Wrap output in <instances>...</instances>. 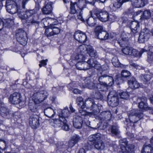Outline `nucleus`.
Segmentation results:
<instances>
[{"label":"nucleus","mask_w":153,"mask_h":153,"mask_svg":"<svg viewBox=\"0 0 153 153\" xmlns=\"http://www.w3.org/2000/svg\"><path fill=\"white\" fill-rule=\"evenodd\" d=\"M121 76L123 78H127L129 77L131 75L130 72L126 70H124L122 71L121 72Z\"/></svg>","instance_id":"obj_47"},{"label":"nucleus","mask_w":153,"mask_h":153,"mask_svg":"<svg viewBox=\"0 0 153 153\" xmlns=\"http://www.w3.org/2000/svg\"><path fill=\"white\" fill-rule=\"evenodd\" d=\"M108 21L114 22L117 19V16L114 13H108Z\"/></svg>","instance_id":"obj_46"},{"label":"nucleus","mask_w":153,"mask_h":153,"mask_svg":"<svg viewBox=\"0 0 153 153\" xmlns=\"http://www.w3.org/2000/svg\"><path fill=\"white\" fill-rule=\"evenodd\" d=\"M93 145L95 148L98 150H103L105 147V143L101 140L94 142Z\"/></svg>","instance_id":"obj_25"},{"label":"nucleus","mask_w":153,"mask_h":153,"mask_svg":"<svg viewBox=\"0 0 153 153\" xmlns=\"http://www.w3.org/2000/svg\"><path fill=\"white\" fill-rule=\"evenodd\" d=\"M134 148V146L132 145H129L123 148L122 149L123 153H130L131 150Z\"/></svg>","instance_id":"obj_37"},{"label":"nucleus","mask_w":153,"mask_h":153,"mask_svg":"<svg viewBox=\"0 0 153 153\" xmlns=\"http://www.w3.org/2000/svg\"><path fill=\"white\" fill-rule=\"evenodd\" d=\"M77 86L76 83L75 82H72L70 83L68 85V87L70 90H72L73 88L76 87Z\"/></svg>","instance_id":"obj_61"},{"label":"nucleus","mask_w":153,"mask_h":153,"mask_svg":"<svg viewBox=\"0 0 153 153\" xmlns=\"http://www.w3.org/2000/svg\"><path fill=\"white\" fill-rule=\"evenodd\" d=\"M101 115L102 116V118L103 117L106 120H109L111 117V113L109 111H104L102 112Z\"/></svg>","instance_id":"obj_35"},{"label":"nucleus","mask_w":153,"mask_h":153,"mask_svg":"<svg viewBox=\"0 0 153 153\" xmlns=\"http://www.w3.org/2000/svg\"><path fill=\"white\" fill-rule=\"evenodd\" d=\"M21 98V95L19 93L15 92L10 95L9 101L12 104L17 105L22 102Z\"/></svg>","instance_id":"obj_10"},{"label":"nucleus","mask_w":153,"mask_h":153,"mask_svg":"<svg viewBox=\"0 0 153 153\" xmlns=\"http://www.w3.org/2000/svg\"><path fill=\"white\" fill-rule=\"evenodd\" d=\"M75 2L77 3L78 8L80 11H82L83 8L85 7V2L83 0L79 1L77 2Z\"/></svg>","instance_id":"obj_41"},{"label":"nucleus","mask_w":153,"mask_h":153,"mask_svg":"<svg viewBox=\"0 0 153 153\" xmlns=\"http://www.w3.org/2000/svg\"><path fill=\"white\" fill-rule=\"evenodd\" d=\"M76 102L79 106H81V104L84 105L87 109L90 110L94 114H96L101 109L100 106L95 104L94 100L91 98L86 99L84 102L82 97H79L76 98Z\"/></svg>","instance_id":"obj_2"},{"label":"nucleus","mask_w":153,"mask_h":153,"mask_svg":"<svg viewBox=\"0 0 153 153\" xmlns=\"http://www.w3.org/2000/svg\"><path fill=\"white\" fill-rule=\"evenodd\" d=\"M36 103L29 102V108L30 111L32 112H36L37 111V105Z\"/></svg>","instance_id":"obj_39"},{"label":"nucleus","mask_w":153,"mask_h":153,"mask_svg":"<svg viewBox=\"0 0 153 153\" xmlns=\"http://www.w3.org/2000/svg\"><path fill=\"white\" fill-rule=\"evenodd\" d=\"M128 114L130 122L133 123H136L143 117L142 112L137 109H134L129 111Z\"/></svg>","instance_id":"obj_4"},{"label":"nucleus","mask_w":153,"mask_h":153,"mask_svg":"<svg viewBox=\"0 0 153 153\" xmlns=\"http://www.w3.org/2000/svg\"><path fill=\"white\" fill-rule=\"evenodd\" d=\"M48 60H41L40 62V63L39 64L40 67H41L42 66H45L46 65V62H47Z\"/></svg>","instance_id":"obj_64"},{"label":"nucleus","mask_w":153,"mask_h":153,"mask_svg":"<svg viewBox=\"0 0 153 153\" xmlns=\"http://www.w3.org/2000/svg\"><path fill=\"white\" fill-rule=\"evenodd\" d=\"M87 52L91 57L95 58H97V57L96 51L94 50L91 46H88V47Z\"/></svg>","instance_id":"obj_32"},{"label":"nucleus","mask_w":153,"mask_h":153,"mask_svg":"<svg viewBox=\"0 0 153 153\" xmlns=\"http://www.w3.org/2000/svg\"><path fill=\"white\" fill-rule=\"evenodd\" d=\"M111 132L113 135H116L120 133L118 128L117 126H112L111 128Z\"/></svg>","instance_id":"obj_38"},{"label":"nucleus","mask_w":153,"mask_h":153,"mask_svg":"<svg viewBox=\"0 0 153 153\" xmlns=\"http://www.w3.org/2000/svg\"><path fill=\"white\" fill-rule=\"evenodd\" d=\"M19 17L22 22L30 24H39V22L37 21L34 17V15L37 12L35 9L28 10L25 12H22L20 8H19L18 11Z\"/></svg>","instance_id":"obj_1"},{"label":"nucleus","mask_w":153,"mask_h":153,"mask_svg":"<svg viewBox=\"0 0 153 153\" xmlns=\"http://www.w3.org/2000/svg\"><path fill=\"white\" fill-rule=\"evenodd\" d=\"M153 148L150 144H145L141 150V153H152Z\"/></svg>","instance_id":"obj_29"},{"label":"nucleus","mask_w":153,"mask_h":153,"mask_svg":"<svg viewBox=\"0 0 153 153\" xmlns=\"http://www.w3.org/2000/svg\"><path fill=\"white\" fill-rule=\"evenodd\" d=\"M122 4L120 0H119L113 4V7L114 8V10H115L120 8Z\"/></svg>","instance_id":"obj_51"},{"label":"nucleus","mask_w":153,"mask_h":153,"mask_svg":"<svg viewBox=\"0 0 153 153\" xmlns=\"http://www.w3.org/2000/svg\"><path fill=\"white\" fill-rule=\"evenodd\" d=\"M130 27L131 31L134 33H135L137 32L139 29V23L136 21L131 22Z\"/></svg>","instance_id":"obj_26"},{"label":"nucleus","mask_w":153,"mask_h":153,"mask_svg":"<svg viewBox=\"0 0 153 153\" xmlns=\"http://www.w3.org/2000/svg\"><path fill=\"white\" fill-rule=\"evenodd\" d=\"M150 36V32L147 29H144L140 34L138 41L140 43L147 41Z\"/></svg>","instance_id":"obj_12"},{"label":"nucleus","mask_w":153,"mask_h":153,"mask_svg":"<svg viewBox=\"0 0 153 153\" xmlns=\"http://www.w3.org/2000/svg\"><path fill=\"white\" fill-rule=\"evenodd\" d=\"M108 13L104 10H97L95 12L98 19L100 21L104 22L108 21Z\"/></svg>","instance_id":"obj_11"},{"label":"nucleus","mask_w":153,"mask_h":153,"mask_svg":"<svg viewBox=\"0 0 153 153\" xmlns=\"http://www.w3.org/2000/svg\"><path fill=\"white\" fill-rule=\"evenodd\" d=\"M130 64L131 65L133 66L135 68L138 69H141V67L137 64L134 63L132 61H131L130 62Z\"/></svg>","instance_id":"obj_62"},{"label":"nucleus","mask_w":153,"mask_h":153,"mask_svg":"<svg viewBox=\"0 0 153 153\" xmlns=\"http://www.w3.org/2000/svg\"><path fill=\"white\" fill-rule=\"evenodd\" d=\"M119 142L120 145L122 146H123V148L130 145L128 144V142L126 138L120 139L119 141Z\"/></svg>","instance_id":"obj_50"},{"label":"nucleus","mask_w":153,"mask_h":153,"mask_svg":"<svg viewBox=\"0 0 153 153\" xmlns=\"http://www.w3.org/2000/svg\"><path fill=\"white\" fill-rule=\"evenodd\" d=\"M132 5L135 8L143 7L145 5V0H132Z\"/></svg>","instance_id":"obj_22"},{"label":"nucleus","mask_w":153,"mask_h":153,"mask_svg":"<svg viewBox=\"0 0 153 153\" xmlns=\"http://www.w3.org/2000/svg\"><path fill=\"white\" fill-rule=\"evenodd\" d=\"M94 96L95 98L97 99H101L102 97L101 94L99 91L95 92V93L94 94Z\"/></svg>","instance_id":"obj_59"},{"label":"nucleus","mask_w":153,"mask_h":153,"mask_svg":"<svg viewBox=\"0 0 153 153\" xmlns=\"http://www.w3.org/2000/svg\"><path fill=\"white\" fill-rule=\"evenodd\" d=\"M85 57L83 53L78 54L75 57V59L77 60L78 62H83L85 60Z\"/></svg>","instance_id":"obj_40"},{"label":"nucleus","mask_w":153,"mask_h":153,"mask_svg":"<svg viewBox=\"0 0 153 153\" xmlns=\"http://www.w3.org/2000/svg\"><path fill=\"white\" fill-rule=\"evenodd\" d=\"M51 125L55 128H59L61 126V128L65 131L69 130V126L67 123V120L63 118L59 117V119H50L49 120Z\"/></svg>","instance_id":"obj_3"},{"label":"nucleus","mask_w":153,"mask_h":153,"mask_svg":"<svg viewBox=\"0 0 153 153\" xmlns=\"http://www.w3.org/2000/svg\"><path fill=\"white\" fill-rule=\"evenodd\" d=\"M104 30L102 26L98 25L95 28L94 32L96 35L97 36Z\"/></svg>","instance_id":"obj_42"},{"label":"nucleus","mask_w":153,"mask_h":153,"mask_svg":"<svg viewBox=\"0 0 153 153\" xmlns=\"http://www.w3.org/2000/svg\"><path fill=\"white\" fill-rule=\"evenodd\" d=\"M29 124L33 128H37L39 125V117L36 115H32L29 118Z\"/></svg>","instance_id":"obj_14"},{"label":"nucleus","mask_w":153,"mask_h":153,"mask_svg":"<svg viewBox=\"0 0 153 153\" xmlns=\"http://www.w3.org/2000/svg\"><path fill=\"white\" fill-rule=\"evenodd\" d=\"M85 107L84 105H82L81 106V108L79 110V113L82 115L85 116L88 114V113L85 110L83 109Z\"/></svg>","instance_id":"obj_54"},{"label":"nucleus","mask_w":153,"mask_h":153,"mask_svg":"<svg viewBox=\"0 0 153 153\" xmlns=\"http://www.w3.org/2000/svg\"><path fill=\"white\" fill-rule=\"evenodd\" d=\"M88 61L90 68H94L97 70H99L101 68L102 66L98 63L96 59H90L88 60Z\"/></svg>","instance_id":"obj_20"},{"label":"nucleus","mask_w":153,"mask_h":153,"mask_svg":"<svg viewBox=\"0 0 153 153\" xmlns=\"http://www.w3.org/2000/svg\"><path fill=\"white\" fill-rule=\"evenodd\" d=\"M78 62L76 65L77 68L79 70H86L88 69V67H84V66L87 65V64L86 62Z\"/></svg>","instance_id":"obj_33"},{"label":"nucleus","mask_w":153,"mask_h":153,"mask_svg":"<svg viewBox=\"0 0 153 153\" xmlns=\"http://www.w3.org/2000/svg\"><path fill=\"white\" fill-rule=\"evenodd\" d=\"M17 2L13 0H7L6 1L5 6L14 5H16Z\"/></svg>","instance_id":"obj_58"},{"label":"nucleus","mask_w":153,"mask_h":153,"mask_svg":"<svg viewBox=\"0 0 153 153\" xmlns=\"http://www.w3.org/2000/svg\"><path fill=\"white\" fill-rule=\"evenodd\" d=\"M76 143L72 139L70 140L68 142V146L69 147L71 148L74 146Z\"/></svg>","instance_id":"obj_63"},{"label":"nucleus","mask_w":153,"mask_h":153,"mask_svg":"<svg viewBox=\"0 0 153 153\" xmlns=\"http://www.w3.org/2000/svg\"><path fill=\"white\" fill-rule=\"evenodd\" d=\"M74 39L79 42L82 43L87 40V36L85 33L79 30L76 32L74 35Z\"/></svg>","instance_id":"obj_13"},{"label":"nucleus","mask_w":153,"mask_h":153,"mask_svg":"<svg viewBox=\"0 0 153 153\" xmlns=\"http://www.w3.org/2000/svg\"><path fill=\"white\" fill-rule=\"evenodd\" d=\"M129 86L132 89H136L140 86V84L134 78H132L128 81Z\"/></svg>","instance_id":"obj_23"},{"label":"nucleus","mask_w":153,"mask_h":153,"mask_svg":"<svg viewBox=\"0 0 153 153\" xmlns=\"http://www.w3.org/2000/svg\"><path fill=\"white\" fill-rule=\"evenodd\" d=\"M141 77L143 81L145 83H146L150 81L152 76L150 75L147 74L144 75H142L141 76Z\"/></svg>","instance_id":"obj_45"},{"label":"nucleus","mask_w":153,"mask_h":153,"mask_svg":"<svg viewBox=\"0 0 153 153\" xmlns=\"http://www.w3.org/2000/svg\"><path fill=\"white\" fill-rule=\"evenodd\" d=\"M97 36L99 39L101 40H106L108 39V34L106 31L104 30Z\"/></svg>","instance_id":"obj_34"},{"label":"nucleus","mask_w":153,"mask_h":153,"mask_svg":"<svg viewBox=\"0 0 153 153\" xmlns=\"http://www.w3.org/2000/svg\"><path fill=\"white\" fill-rule=\"evenodd\" d=\"M147 51V50H146V47L142 48L140 52L132 48L129 55H131L135 57H140L144 52H146Z\"/></svg>","instance_id":"obj_16"},{"label":"nucleus","mask_w":153,"mask_h":153,"mask_svg":"<svg viewBox=\"0 0 153 153\" xmlns=\"http://www.w3.org/2000/svg\"><path fill=\"white\" fill-rule=\"evenodd\" d=\"M78 51H79L81 53H84L86 50L87 51V48H86L84 45H82L80 46L78 48Z\"/></svg>","instance_id":"obj_57"},{"label":"nucleus","mask_w":153,"mask_h":153,"mask_svg":"<svg viewBox=\"0 0 153 153\" xmlns=\"http://www.w3.org/2000/svg\"><path fill=\"white\" fill-rule=\"evenodd\" d=\"M16 36L17 41L21 45H25L26 44L27 40L26 33L22 29H18L17 31Z\"/></svg>","instance_id":"obj_8"},{"label":"nucleus","mask_w":153,"mask_h":153,"mask_svg":"<svg viewBox=\"0 0 153 153\" xmlns=\"http://www.w3.org/2000/svg\"><path fill=\"white\" fill-rule=\"evenodd\" d=\"M55 24H51L50 26L45 30V35L48 37L53 36L59 33L60 29L55 26Z\"/></svg>","instance_id":"obj_9"},{"label":"nucleus","mask_w":153,"mask_h":153,"mask_svg":"<svg viewBox=\"0 0 153 153\" xmlns=\"http://www.w3.org/2000/svg\"><path fill=\"white\" fill-rule=\"evenodd\" d=\"M52 3L49 2L44 6L42 9V12L44 14H49L52 12L53 9L52 7Z\"/></svg>","instance_id":"obj_18"},{"label":"nucleus","mask_w":153,"mask_h":153,"mask_svg":"<svg viewBox=\"0 0 153 153\" xmlns=\"http://www.w3.org/2000/svg\"><path fill=\"white\" fill-rule=\"evenodd\" d=\"M140 13L141 14L140 16V19H149L151 17V13L149 10H145L143 12L141 11L137 12L135 13V15L137 16L140 14Z\"/></svg>","instance_id":"obj_21"},{"label":"nucleus","mask_w":153,"mask_h":153,"mask_svg":"<svg viewBox=\"0 0 153 153\" xmlns=\"http://www.w3.org/2000/svg\"><path fill=\"white\" fill-rule=\"evenodd\" d=\"M114 83L113 78L110 76H107L105 82H104L103 86H111Z\"/></svg>","instance_id":"obj_31"},{"label":"nucleus","mask_w":153,"mask_h":153,"mask_svg":"<svg viewBox=\"0 0 153 153\" xmlns=\"http://www.w3.org/2000/svg\"><path fill=\"white\" fill-rule=\"evenodd\" d=\"M48 95L46 91H42L34 93L32 96V98L35 103L39 104L45 100Z\"/></svg>","instance_id":"obj_5"},{"label":"nucleus","mask_w":153,"mask_h":153,"mask_svg":"<svg viewBox=\"0 0 153 153\" xmlns=\"http://www.w3.org/2000/svg\"><path fill=\"white\" fill-rule=\"evenodd\" d=\"M132 49V47H129L128 46H127L126 47L123 48L122 49L121 51L125 54L126 55H130L131 51Z\"/></svg>","instance_id":"obj_43"},{"label":"nucleus","mask_w":153,"mask_h":153,"mask_svg":"<svg viewBox=\"0 0 153 153\" xmlns=\"http://www.w3.org/2000/svg\"><path fill=\"white\" fill-rule=\"evenodd\" d=\"M139 108L144 110H146L149 108L146 102H140L138 105Z\"/></svg>","instance_id":"obj_44"},{"label":"nucleus","mask_w":153,"mask_h":153,"mask_svg":"<svg viewBox=\"0 0 153 153\" xmlns=\"http://www.w3.org/2000/svg\"><path fill=\"white\" fill-rule=\"evenodd\" d=\"M13 24V21L12 20H11L10 19H7L5 23L4 22L3 25L5 26V27L7 26L8 27H11L12 25Z\"/></svg>","instance_id":"obj_49"},{"label":"nucleus","mask_w":153,"mask_h":153,"mask_svg":"<svg viewBox=\"0 0 153 153\" xmlns=\"http://www.w3.org/2000/svg\"><path fill=\"white\" fill-rule=\"evenodd\" d=\"M91 17H89L87 20V24L90 27H93L96 24V22L94 19L93 18L91 14V12H90Z\"/></svg>","instance_id":"obj_36"},{"label":"nucleus","mask_w":153,"mask_h":153,"mask_svg":"<svg viewBox=\"0 0 153 153\" xmlns=\"http://www.w3.org/2000/svg\"><path fill=\"white\" fill-rule=\"evenodd\" d=\"M7 143L4 140H0V149L3 150L5 149Z\"/></svg>","instance_id":"obj_53"},{"label":"nucleus","mask_w":153,"mask_h":153,"mask_svg":"<svg viewBox=\"0 0 153 153\" xmlns=\"http://www.w3.org/2000/svg\"><path fill=\"white\" fill-rule=\"evenodd\" d=\"M108 68V67L106 65L102 66L101 68L99 70L98 73V80L99 83L97 84V88L100 85H103L104 82L105 81L107 75L105 74V71Z\"/></svg>","instance_id":"obj_6"},{"label":"nucleus","mask_w":153,"mask_h":153,"mask_svg":"<svg viewBox=\"0 0 153 153\" xmlns=\"http://www.w3.org/2000/svg\"><path fill=\"white\" fill-rule=\"evenodd\" d=\"M71 139L76 143L81 140V137L77 134H75L72 136Z\"/></svg>","instance_id":"obj_55"},{"label":"nucleus","mask_w":153,"mask_h":153,"mask_svg":"<svg viewBox=\"0 0 153 153\" xmlns=\"http://www.w3.org/2000/svg\"><path fill=\"white\" fill-rule=\"evenodd\" d=\"M0 114L4 117H8L11 114L10 111L4 106V104H1L0 108Z\"/></svg>","instance_id":"obj_17"},{"label":"nucleus","mask_w":153,"mask_h":153,"mask_svg":"<svg viewBox=\"0 0 153 153\" xmlns=\"http://www.w3.org/2000/svg\"><path fill=\"white\" fill-rule=\"evenodd\" d=\"M70 9V13L73 14H74L76 13H78V11L80 10L78 8L77 3H76L75 2H71Z\"/></svg>","instance_id":"obj_28"},{"label":"nucleus","mask_w":153,"mask_h":153,"mask_svg":"<svg viewBox=\"0 0 153 153\" xmlns=\"http://www.w3.org/2000/svg\"><path fill=\"white\" fill-rule=\"evenodd\" d=\"M82 118L79 116H77L73 119V126L76 128H80L82 126Z\"/></svg>","instance_id":"obj_19"},{"label":"nucleus","mask_w":153,"mask_h":153,"mask_svg":"<svg viewBox=\"0 0 153 153\" xmlns=\"http://www.w3.org/2000/svg\"><path fill=\"white\" fill-rule=\"evenodd\" d=\"M112 62L115 67H118L120 66V63L117 57H113L112 59Z\"/></svg>","instance_id":"obj_48"},{"label":"nucleus","mask_w":153,"mask_h":153,"mask_svg":"<svg viewBox=\"0 0 153 153\" xmlns=\"http://www.w3.org/2000/svg\"><path fill=\"white\" fill-rule=\"evenodd\" d=\"M44 113L46 116L49 118L53 117L55 114V110L50 107L47 108L45 109Z\"/></svg>","instance_id":"obj_27"},{"label":"nucleus","mask_w":153,"mask_h":153,"mask_svg":"<svg viewBox=\"0 0 153 153\" xmlns=\"http://www.w3.org/2000/svg\"><path fill=\"white\" fill-rule=\"evenodd\" d=\"M147 61L149 62L153 61V52L150 51L148 53Z\"/></svg>","instance_id":"obj_56"},{"label":"nucleus","mask_w":153,"mask_h":153,"mask_svg":"<svg viewBox=\"0 0 153 153\" xmlns=\"http://www.w3.org/2000/svg\"><path fill=\"white\" fill-rule=\"evenodd\" d=\"M70 115V112L69 111L68 107H66L62 110L61 112L59 114V117L63 118L64 119L67 120V118Z\"/></svg>","instance_id":"obj_24"},{"label":"nucleus","mask_w":153,"mask_h":153,"mask_svg":"<svg viewBox=\"0 0 153 153\" xmlns=\"http://www.w3.org/2000/svg\"><path fill=\"white\" fill-rule=\"evenodd\" d=\"M133 9L132 7H130L127 9L125 12V14L128 16L132 15L133 13Z\"/></svg>","instance_id":"obj_60"},{"label":"nucleus","mask_w":153,"mask_h":153,"mask_svg":"<svg viewBox=\"0 0 153 153\" xmlns=\"http://www.w3.org/2000/svg\"><path fill=\"white\" fill-rule=\"evenodd\" d=\"M119 96L122 99H127L128 97L129 94L127 92H122L119 93Z\"/></svg>","instance_id":"obj_52"},{"label":"nucleus","mask_w":153,"mask_h":153,"mask_svg":"<svg viewBox=\"0 0 153 153\" xmlns=\"http://www.w3.org/2000/svg\"><path fill=\"white\" fill-rule=\"evenodd\" d=\"M101 134L100 133L91 135L88 137V139L90 141H94L95 142L101 140Z\"/></svg>","instance_id":"obj_30"},{"label":"nucleus","mask_w":153,"mask_h":153,"mask_svg":"<svg viewBox=\"0 0 153 153\" xmlns=\"http://www.w3.org/2000/svg\"><path fill=\"white\" fill-rule=\"evenodd\" d=\"M85 85L89 89H94L95 88L96 84L93 79L90 77L86 78L84 80Z\"/></svg>","instance_id":"obj_15"},{"label":"nucleus","mask_w":153,"mask_h":153,"mask_svg":"<svg viewBox=\"0 0 153 153\" xmlns=\"http://www.w3.org/2000/svg\"><path fill=\"white\" fill-rule=\"evenodd\" d=\"M108 103L112 107L117 106L119 103L117 94L114 91H111L108 96Z\"/></svg>","instance_id":"obj_7"}]
</instances>
